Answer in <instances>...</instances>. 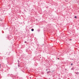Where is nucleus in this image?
<instances>
[{
  "label": "nucleus",
  "instance_id": "14",
  "mask_svg": "<svg viewBox=\"0 0 79 79\" xmlns=\"http://www.w3.org/2000/svg\"><path fill=\"white\" fill-rule=\"evenodd\" d=\"M1 65V64H0V68L1 67L0 66Z\"/></svg>",
  "mask_w": 79,
  "mask_h": 79
},
{
  "label": "nucleus",
  "instance_id": "11",
  "mask_svg": "<svg viewBox=\"0 0 79 79\" xmlns=\"http://www.w3.org/2000/svg\"><path fill=\"white\" fill-rule=\"evenodd\" d=\"M48 70V69H46V71H47Z\"/></svg>",
  "mask_w": 79,
  "mask_h": 79
},
{
  "label": "nucleus",
  "instance_id": "7",
  "mask_svg": "<svg viewBox=\"0 0 79 79\" xmlns=\"http://www.w3.org/2000/svg\"><path fill=\"white\" fill-rule=\"evenodd\" d=\"M76 74H78V72H77Z\"/></svg>",
  "mask_w": 79,
  "mask_h": 79
},
{
  "label": "nucleus",
  "instance_id": "12",
  "mask_svg": "<svg viewBox=\"0 0 79 79\" xmlns=\"http://www.w3.org/2000/svg\"><path fill=\"white\" fill-rule=\"evenodd\" d=\"M58 79H61L60 78H59Z\"/></svg>",
  "mask_w": 79,
  "mask_h": 79
},
{
  "label": "nucleus",
  "instance_id": "10",
  "mask_svg": "<svg viewBox=\"0 0 79 79\" xmlns=\"http://www.w3.org/2000/svg\"><path fill=\"white\" fill-rule=\"evenodd\" d=\"M18 64H19V62H18Z\"/></svg>",
  "mask_w": 79,
  "mask_h": 79
},
{
  "label": "nucleus",
  "instance_id": "13",
  "mask_svg": "<svg viewBox=\"0 0 79 79\" xmlns=\"http://www.w3.org/2000/svg\"><path fill=\"white\" fill-rule=\"evenodd\" d=\"M57 59H58V60H59V58H58Z\"/></svg>",
  "mask_w": 79,
  "mask_h": 79
},
{
  "label": "nucleus",
  "instance_id": "17",
  "mask_svg": "<svg viewBox=\"0 0 79 79\" xmlns=\"http://www.w3.org/2000/svg\"><path fill=\"white\" fill-rule=\"evenodd\" d=\"M78 73V74H79V72Z\"/></svg>",
  "mask_w": 79,
  "mask_h": 79
},
{
  "label": "nucleus",
  "instance_id": "3",
  "mask_svg": "<svg viewBox=\"0 0 79 79\" xmlns=\"http://www.w3.org/2000/svg\"><path fill=\"white\" fill-rule=\"evenodd\" d=\"M31 31H34V29L32 28V29H31Z\"/></svg>",
  "mask_w": 79,
  "mask_h": 79
},
{
  "label": "nucleus",
  "instance_id": "1",
  "mask_svg": "<svg viewBox=\"0 0 79 79\" xmlns=\"http://www.w3.org/2000/svg\"><path fill=\"white\" fill-rule=\"evenodd\" d=\"M40 29H38L37 30V31H38V32H40Z\"/></svg>",
  "mask_w": 79,
  "mask_h": 79
},
{
  "label": "nucleus",
  "instance_id": "15",
  "mask_svg": "<svg viewBox=\"0 0 79 79\" xmlns=\"http://www.w3.org/2000/svg\"><path fill=\"white\" fill-rule=\"evenodd\" d=\"M30 79H31V77H30Z\"/></svg>",
  "mask_w": 79,
  "mask_h": 79
},
{
  "label": "nucleus",
  "instance_id": "5",
  "mask_svg": "<svg viewBox=\"0 0 79 79\" xmlns=\"http://www.w3.org/2000/svg\"><path fill=\"white\" fill-rule=\"evenodd\" d=\"M74 18H77V16H75L74 17Z\"/></svg>",
  "mask_w": 79,
  "mask_h": 79
},
{
  "label": "nucleus",
  "instance_id": "4",
  "mask_svg": "<svg viewBox=\"0 0 79 79\" xmlns=\"http://www.w3.org/2000/svg\"><path fill=\"white\" fill-rule=\"evenodd\" d=\"M47 74H48L49 73H50V71H48L47 72Z\"/></svg>",
  "mask_w": 79,
  "mask_h": 79
},
{
  "label": "nucleus",
  "instance_id": "8",
  "mask_svg": "<svg viewBox=\"0 0 79 79\" xmlns=\"http://www.w3.org/2000/svg\"><path fill=\"white\" fill-rule=\"evenodd\" d=\"M25 43H27V42L26 41H25L24 42Z\"/></svg>",
  "mask_w": 79,
  "mask_h": 79
},
{
  "label": "nucleus",
  "instance_id": "9",
  "mask_svg": "<svg viewBox=\"0 0 79 79\" xmlns=\"http://www.w3.org/2000/svg\"><path fill=\"white\" fill-rule=\"evenodd\" d=\"M72 65H73V64H71V66H72Z\"/></svg>",
  "mask_w": 79,
  "mask_h": 79
},
{
  "label": "nucleus",
  "instance_id": "6",
  "mask_svg": "<svg viewBox=\"0 0 79 79\" xmlns=\"http://www.w3.org/2000/svg\"><path fill=\"white\" fill-rule=\"evenodd\" d=\"M18 66L19 67V66H20V65H19V64H18Z\"/></svg>",
  "mask_w": 79,
  "mask_h": 79
},
{
  "label": "nucleus",
  "instance_id": "16",
  "mask_svg": "<svg viewBox=\"0 0 79 79\" xmlns=\"http://www.w3.org/2000/svg\"><path fill=\"white\" fill-rule=\"evenodd\" d=\"M18 62H19V60H18Z\"/></svg>",
  "mask_w": 79,
  "mask_h": 79
},
{
  "label": "nucleus",
  "instance_id": "2",
  "mask_svg": "<svg viewBox=\"0 0 79 79\" xmlns=\"http://www.w3.org/2000/svg\"><path fill=\"white\" fill-rule=\"evenodd\" d=\"M71 70H74V68H72L71 69Z\"/></svg>",
  "mask_w": 79,
  "mask_h": 79
}]
</instances>
